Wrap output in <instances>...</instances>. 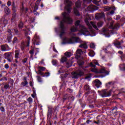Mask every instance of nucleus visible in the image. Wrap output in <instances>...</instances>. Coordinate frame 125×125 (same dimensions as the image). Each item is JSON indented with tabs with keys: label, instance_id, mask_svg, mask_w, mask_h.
I'll list each match as a JSON object with an SVG mask.
<instances>
[{
	"label": "nucleus",
	"instance_id": "f257e3e1",
	"mask_svg": "<svg viewBox=\"0 0 125 125\" xmlns=\"http://www.w3.org/2000/svg\"><path fill=\"white\" fill-rule=\"evenodd\" d=\"M62 15L63 16V19L61 21L60 24V31L61 33L60 36L61 38H62L63 35L65 34V30L66 28L65 27V23L67 24H72L73 23V20L70 18L69 14L65 12L62 13Z\"/></svg>",
	"mask_w": 125,
	"mask_h": 125
},
{
	"label": "nucleus",
	"instance_id": "f03ea898",
	"mask_svg": "<svg viewBox=\"0 0 125 125\" xmlns=\"http://www.w3.org/2000/svg\"><path fill=\"white\" fill-rule=\"evenodd\" d=\"M80 23L81 21H80V20L77 21L75 22V26H73L71 28V32H77L79 27L80 29V32H81L82 34H83V35H85V36L90 35L87 28L83 25H80Z\"/></svg>",
	"mask_w": 125,
	"mask_h": 125
},
{
	"label": "nucleus",
	"instance_id": "7ed1b4c3",
	"mask_svg": "<svg viewBox=\"0 0 125 125\" xmlns=\"http://www.w3.org/2000/svg\"><path fill=\"white\" fill-rule=\"evenodd\" d=\"M63 41L65 43H76L77 42L82 43L83 42V41L81 40L80 38L75 37H73L70 39L64 38Z\"/></svg>",
	"mask_w": 125,
	"mask_h": 125
},
{
	"label": "nucleus",
	"instance_id": "20e7f679",
	"mask_svg": "<svg viewBox=\"0 0 125 125\" xmlns=\"http://www.w3.org/2000/svg\"><path fill=\"white\" fill-rule=\"evenodd\" d=\"M90 20H91L90 19V17H89V15H86V16L84 17V21L86 23L87 26H88L89 29H91L92 27L94 28L96 30H98L97 29V26H96V23L93 22L92 21H90L89 22Z\"/></svg>",
	"mask_w": 125,
	"mask_h": 125
},
{
	"label": "nucleus",
	"instance_id": "39448f33",
	"mask_svg": "<svg viewBox=\"0 0 125 125\" xmlns=\"http://www.w3.org/2000/svg\"><path fill=\"white\" fill-rule=\"evenodd\" d=\"M72 79H78L79 77H82L84 75V73L83 70L79 69L72 73Z\"/></svg>",
	"mask_w": 125,
	"mask_h": 125
},
{
	"label": "nucleus",
	"instance_id": "423d86ee",
	"mask_svg": "<svg viewBox=\"0 0 125 125\" xmlns=\"http://www.w3.org/2000/svg\"><path fill=\"white\" fill-rule=\"evenodd\" d=\"M95 65L99 66V63H98V62H97V61H94L92 62H90V67H92V68H90V70L91 71L97 74L98 73V70H97V68H95V67H96Z\"/></svg>",
	"mask_w": 125,
	"mask_h": 125
},
{
	"label": "nucleus",
	"instance_id": "0eeeda50",
	"mask_svg": "<svg viewBox=\"0 0 125 125\" xmlns=\"http://www.w3.org/2000/svg\"><path fill=\"white\" fill-rule=\"evenodd\" d=\"M64 3L65 4V9L68 13H71V6L73 5V3L70 0H65Z\"/></svg>",
	"mask_w": 125,
	"mask_h": 125
},
{
	"label": "nucleus",
	"instance_id": "6e6552de",
	"mask_svg": "<svg viewBox=\"0 0 125 125\" xmlns=\"http://www.w3.org/2000/svg\"><path fill=\"white\" fill-rule=\"evenodd\" d=\"M82 4V1L81 0H78L75 3L76 7L74 9V14L77 16H80V12L77 8H80L81 7V5Z\"/></svg>",
	"mask_w": 125,
	"mask_h": 125
},
{
	"label": "nucleus",
	"instance_id": "1a4fd4ad",
	"mask_svg": "<svg viewBox=\"0 0 125 125\" xmlns=\"http://www.w3.org/2000/svg\"><path fill=\"white\" fill-rule=\"evenodd\" d=\"M112 90H110L109 91H107L106 90H102V91H99V93L102 97H107L108 96H111V92Z\"/></svg>",
	"mask_w": 125,
	"mask_h": 125
},
{
	"label": "nucleus",
	"instance_id": "9d476101",
	"mask_svg": "<svg viewBox=\"0 0 125 125\" xmlns=\"http://www.w3.org/2000/svg\"><path fill=\"white\" fill-rule=\"evenodd\" d=\"M12 54L11 52H7L4 54L5 59H6L8 62H12V59H13Z\"/></svg>",
	"mask_w": 125,
	"mask_h": 125
},
{
	"label": "nucleus",
	"instance_id": "9b49d317",
	"mask_svg": "<svg viewBox=\"0 0 125 125\" xmlns=\"http://www.w3.org/2000/svg\"><path fill=\"white\" fill-rule=\"evenodd\" d=\"M103 34L105 36L106 38L110 37V33L112 30H109L108 28H104L102 29Z\"/></svg>",
	"mask_w": 125,
	"mask_h": 125
},
{
	"label": "nucleus",
	"instance_id": "f8f14e48",
	"mask_svg": "<svg viewBox=\"0 0 125 125\" xmlns=\"http://www.w3.org/2000/svg\"><path fill=\"white\" fill-rule=\"evenodd\" d=\"M98 9H99V7L93 5H89L86 9V10H88V11H90V12H93L95 11V10H98Z\"/></svg>",
	"mask_w": 125,
	"mask_h": 125
},
{
	"label": "nucleus",
	"instance_id": "ddd939ff",
	"mask_svg": "<svg viewBox=\"0 0 125 125\" xmlns=\"http://www.w3.org/2000/svg\"><path fill=\"white\" fill-rule=\"evenodd\" d=\"M33 44L34 45H40V37L38 36V34H35L34 38L33 39Z\"/></svg>",
	"mask_w": 125,
	"mask_h": 125
},
{
	"label": "nucleus",
	"instance_id": "4468645a",
	"mask_svg": "<svg viewBox=\"0 0 125 125\" xmlns=\"http://www.w3.org/2000/svg\"><path fill=\"white\" fill-rule=\"evenodd\" d=\"M114 21H111L110 22V25L109 26V29H112L113 30H117V29L120 27V25L118 23H116V24L114 26Z\"/></svg>",
	"mask_w": 125,
	"mask_h": 125
},
{
	"label": "nucleus",
	"instance_id": "2eb2a0df",
	"mask_svg": "<svg viewBox=\"0 0 125 125\" xmlns=\"http://www.w3.org/2000/svg\"><path fill=\"white\" fill-rule=\"evenodd\" d=\"M84 2L85 3H88V2H90L91 0L92 1V2L96 4V5H98V6H99L100 5L99 4V2L101 1V0H83Z\"/></svg>",
	"mask_w": 125,
	"mask_h": 125
},
{
	"label": "nucleus",
	"instance_id": "dca6fc26",
	"mask_svg": "<svg viewBox=\"0 0 125 125\" xmlns=\"http://www.w3.org/2000/svg\"><path fill=\"white\" fill-rule=\"evenodd\" d=\"M99 74H105V75H109V71L106 70L105 67H102L99 71H98Z\"/></svg>",
	"mask_w": 125,
	"mask_h": 125
},
{
	"label": "nucleus",
	"instance_id": "f3484780",
	"mask_svg": "<svg viewBox=\"0 0 125 125\" xmlns=\"http://www.w3.org/2000/svg\"><path fill=\"white\" fill-rule=\"evenodd\" d=\"M83 53V50L81 49H78L76 51V58L77 59H79L81 57V55Z\"/></svg>",
	"mask_w": 125,
	"mask_h": 125
},
{
	"label": "nucleus",
	"instance_id": "a211bd4d",
	"mask_svg": "<svg viewBox=\"0 0 125 125\" xmlns=\"http://www.w3.org/2000/svg\"><path fill=\"white\" fill-rule=\"evenodd\" d=\"M104 17H105V15H104V13H97L95 15V18L97 20L99 19H101L102 18H104Z\"/></svg>",
	"mask_w": 125,
	"mask_h": 125
},
{
	"label": "nucleus",
	"instance_id": "6ab92c4d",
	"mask_svg": "<svg viewBox=\"0 0 125 125\" xmlns=\"http://www.w3.org/2000/svg\"><path fill=\"white\" fill-rule=\"evenodd\" d=\"M9 48V46L7 44L1 45V50L2 51H7L9 50V49H8Z\"/></svg>",
	"mask_w": 125,
	"mask_h": 125
},
{
	"label": "nucleus",
	"instance_id": "aec40b11",
	"mask_svg": "<svg viewBox=\"0 0 125 125\" xmlns=\"http://www.w3.org/2000/svg\"><path fill=\"white\" fill-rule=\"evenodd\" d=\"M94 82L95 83V85L97 87V88H99L101 84H102V83H101V82H100L98 79L95 80Z\"/></svg>",
	"mask_w": 125,
	"mask_h": 125
},
{
	"label": "nucleus",
	"instance_id": "412c9836",
	"mask_svg": "<svg viewBox=\"0 0 125 125\" xmlns=\"http://www.w3.org/2000/svg\"><path fill=\"white\" fill-rule=\"evenodd\" d=\"M4 9L7 15H9V14H10V10H9V8H8V7L5 6L4 8Z\"/></svg>",
	"mask_w": 125,
	"mask_h": 125
},
{
	"label": "nucleus",
	"instance_id": "4be33fe9",
	"mask_svg": "<svg viewBox=\"0 0 125 125\" xmlns=\"http://www.w3.org/2000/svg\"><path fill=\"white\" fill-rule=\"evenodd\" d=\"M30 42H31V38L28 36L26 38V41L25 42V43L26 44V46L28 47L30 46Z\"/></svg>",
	"mask_w": 125,
	"mask_h": 125
},
{
	"label": "nucleus",
	"instance_id": "5701e85b",
	"mask_svg": "<svg viewBox=\"0 0 125 125\" xmlns=\"http://www.w3.org/2000/svg\"><path fill=\"white\" fill-rule=\"evenodd\" d=\"M79 47H81V48H84L85 49H86L87 48V45L86 43H81L79 45Z\"/></svg>",
	"mask_w": 125,
	"mask_h": 125
},
{
	"label": "nucleus",
	"instance_id": "b1692460",
	"mask_svg": "<svg viewBox=\"0 0 125 125\" xmlns=\"http://www.w3.org/2000/svg\"><path fill=\"white\" fill-rule=\"evenodd\" d=\"M11 39H12V34H9L7 38V41H8V42H11Z\"/></svg>",
	"mask_w": 125,
	"mask_h": 125
},
{
	"label": "nucleus",
	"instance_id": "393cba45",
	"mask_svg": "<svg viewBox=\"0 0 125 125\" xmlns=\"http://www.w3.org/2000/svg\"><path fill=\"white\" fill-rule=\"evenodd\" d=\"M25 46L26 45H25V42H21V50H24L25 49Z\"/></svg>",
	"mask_w": 125,
	"mask_h": 125
},
{
	"label": "nucleus",
	"instance_id": "a878e982",
	"mask_svg": "<svg viewBox=\"0 0 125 125\" xmlns=\"http://www.w3.org/2000/svg\"><path fill=\"white\" fill-rule=\"evenodd\" d=\"M69 98V95L65 94L63 96V99L62 100L63 103L65 102L67 99L68 100Z\"/></svg>",
	"mask_w": 125,
	"mask_h": 125
},
{
	"label": "nucleus",
	"instance_id": "bb28decb",
	"mask_svg": "<svg viewBox=\"0 0 125 125\" xmlns=\"http://www.w3.org/2000/svg\"><path fill=\"white\" fill-rule=\"evenodd\" d=\"M111 9H112V10L110 11V14L113 15L115 13V11L116 10V7L114 6L111 7Z\"/></svg>",
	"mask_w": 125,
	"mask_h": 125
},
{
	"label": "nucleus",
	"instance_id": "cd10ccee",
	"mask_svg": "<svg viewBox=\"0 0 125 125\" xmlns=\"http://www.w3.org/2000/svg\"><path fill=\"white\" fill-rule=\"evenodd\" d=\"M20 52L18 50L15 51V58H19Z\"/></svg>",
	"mask_w": 125,
	"mask_h": 125
},
{
	"label": "nucleus",
	"instance_id": "c85d7f7f",
	"mask_svg": "<svg viewBox=\"0 0 125 125\" xmlns=\"http://www.w3.org/2000/svg\"><path fill=\"white\" fill-rule=\"evenodd\" d=\"M84 88V90H86V91H89V89H90V88H89V85H88V84L85 85Z\"/></svg>",
	"mask_w": 125,
	"mask_h": 125
},
{
	"label": "nucleus",
	"instance_id": "c756f323",
	"mask_svg": "<svg viewBox=\"0 0 125 125\" xmlns=\"http://www.w3.org/2000/svg\"><path fill=\"white\" fill-rule=\"evenodd\" d=\"M89 55L91 56V57H93V56L95 55V53H94L93 51H90V52H89Z\"/></svg>",
	"mask_w": 125,
	"mask_h": 125
},
{
	"label": "nucleus",
	"instance_id": "7c9ffc66",
	"mask_svg": "<svg viewBox=\"0 0 125 125\" xmlns=\"http://www.w3.org/2000/svg\"><path fill=\"white\" fill-rule=\"evenodd\" d=\"M112 7H110L109 6H105L104 7V11H109V10H111Z\"/></svg>",
	"mask_w": 125,
	"mask_h": 125
},
{
	"label": "nucleus",
	"instance_id": "2f4dec72",
	"mask_svg": "<svg viewBox=\"0 0 125 125\" xmlns=\"http://www.w3.org/2000/svg\"><path fill=\"white\" fill-rule=\"evenodd\" d=\"M29 53L31 54V57L33 58L34 54L35 53V50L32 49L31 50L29 51Z\"/></svg>",
	"mask_w": 125,
	"mask_h": 125
},
{
	"label": "nucleus",
	"instance_id": "473e14b6",
	"mask_svg": "<svg viewBox=\"0 0 125 125\" xmlns=\"http://www.w3.org/2000/svg\"><path fill=\"white\" fill-rule=\"evenodd\" d=\"M64 55L67 57H70L71 55H72V53H71V52H66L64 53Z\"/></svg>",
	"mask_w": 125,
	"mask_h": 125
},
{
	"label": "nucleus",
	"instance_id": "72a5a7b5",
	"mask_svg": "<svg viewBox=\"0 0 125 125\" xmlns=\"http://www.w3.org/2000/svg\"><path fill=\"white\" fill-rule=\"evenodd\" d=\"M97 25L99 28H100V27H102V26H103V22L100 21L97 23Z\"/></svg>",
	"mask_w": 125,
	"mask_h": 125
},
{
	"label": "nucleus",
	"instance_id": "f704fd0d",
	"mask_svg": "<svg viewBox=\"0 0 125 125\" xmlns=\"http://www.w3.org/2000/svg\"><path fill=\"white\" fill-rule=\"evenodd\" d=\"M23 22L21 21L19 24H18V27L19 28V29H22V28H23Z\"/></svg>",
	"mask_w": 125,
	"mask_h": 125
},
{
	"label": "nucleus",
	"instance_id": "c9c22d12",
	"mask_svg": "<svg viewBox=\"0 0 125 125\" xmlns=\"http://www.w3.org/2000/svg\"><path fill=\"white\" fill-rule=\"evenodd\" d=\"M78 64L79 65V66H83V65L84 63L83 62V61H80V60H79L78 61Z\"/></svg>",
	"mask_w": 125,
	"mask_h": 125
},
{
	"label": "nucleus",
	"instance_id": "e433bc0d",
	"mask_svg": "<svg viewBox=\"0 0 125 125\" xmlns=\"http://www.w3.org/2000/svg\"><path fill=\"white\" fill-rule=\"evenodd\" d=\"M110 85H114V82H110L106 84V86H110Z\"/></svg>",
	"mask_w": 125,
	"mask_h": 125
},
{
	"label": "nucleus",
	"instance_id": "4c0bfd02",
	"mask_svg": "<svg viewBox=\"0 0 125 125\" xmlns=\"http://www.w3.org/2000/svg\"><path fill=\"white\" fill-rule=\"evenodd\" d=\"M27 84H28V82L27 81L22 82L21 83V85H22V86H26Z\"/></svg>",
	"mask_w": 125,
	"mask_h": 125
},
{
	"label": "nucleus",
	"instance_id": "58836bf2",
	"mask_svg": "<svg viewBox=\"0 0 125 125\" xmlns=\"http://www.w3.org/2000/svg\"><path fill=\"white\" fill-rule=\"evenodd\" d=\"M39 71H41L42 72H43V71H44V70H45V67H42V66H39Z\"/></svg>",
	"mask_w": 125,
	"mask_h": 125
},
{
	"label": "nucleus",
	"instance_id": "ea45409f",
	"mask_svg": "<svg viewBox=\"0 0 125 125\" xmlns=\"http://www.w3.org/2000/svg\"><path fill=\"white\" fill-rule=\"evenodd\" d=\"M66 61H67V58L65 57L62 58L61 62H62V63H63V62H66Z\"/></svg>",
	"mask_w": 125,
	"mask_h": 125
},
{
	"label": "nucleus",
	"instance_id": "a19ab883",
	"mask_svg": "<svg viewBox=\"0 0 125 125\" xmlns=\"http://www.w3.org/2000/svg\"><path fill=\"white\" fill-rule=\"evenodd\" d=\"M74 99H75V97L74 96H68V100H70L71 101H73Z\"/></svg>",
	"mask_w": 125,
	"mask_h": 125
},
{
	"label": "nucleus",
	"instance_id": "79ce46f5",
	"mask_svg": "<svg viewBox=\"0 0 125 125\" xmlns=\"http://www.w3.org/2000/svg\"><path fill=\"white\" fill-rule=\"evenodd\" d=\"M16 42H18V39H17V38L15 37L13 41V43H15Z\"/></svg>",
	"mask_w": 125,
	"mask_h": 125
},
{
	"label": "nucleus",
	"instance_id": "37998d69",
	"mask_svg": "<svg viewBox=\"0 0 125 125\" xmlns=\"http://www.w3.org/2000/svg\"><path fill=\"white\" fill-rule=\"evenodd\" d=\"M27 101L29 102V103H32V102H33V99L31 97H29L28 98Z\"/></svg>",
	"mask_w": 125,
	"mask_h": 125
},
{
	"label": "nucleus",
	"instance_id": "c03bdc74",
	"mask_svg": "<svg viewBox=\"0 0 125 125\" xmlns=\"http://www.w3.org/2000/svg\"><path fill=\"white\" fill-rule=\"evenodd\" d=\"M90 47H91V48H95V45L93 43H91L90 44Z\"/></svg>",
	"mask_w": 125,
	"mask_h": 125
},
{
	"label": "nucleus",
	"instance_id": "a18cd8bd",
	"mask_svg": "<svg viewBox=\"0 0 125 125\" xmlns=\"http://www.w3.org/2000/svg\"><path fill=\"white\" fill-rule=\"evenodd\" d=\"M38 74H39L40 75H41V76H44V73H43V72H42V71L39 70L38 71Z\"/></svg>",
	"mask_w": 125,
	"mask_h": 125
},
{
	"label": "nucleus",
	"instance_id": "49530a36",
	"mask_svg": "<svg viewBox=\"0 0 125 125\" xmlns=\"http://www.w3.org/2000/svg\"><path fill=\"white\" fill-rule=\"evenodd\" d=\"M37 79H38V81L39 83H42V78H41V77L37 76Z\"/></svg>",
	"mask_w": 125,
	"mask_h": 125
},
{
	"label": "nucleus",
	"instance_id": "de8ad7c7",
	"mask_svg": "<svg viewBox=\"0 0 125 125\" xmlns=\"http://www.w3.org/2000/svg\"><path fill=\"white\" fill-rule=\"evenodd\" d=\"M27 61H28V59L26 58L22 60V62L25 64V63H27Z\"/></svg>",
	"mask_w": 125,
	"mask_h": 125
},
{
	"label": "nucleus",
	"instance_id": "09e8293b",
	"mask_svg": "<svg viewBox=\"0 0 125 125\" xmlns=\"http://www.w3.org/2000/svg\"><path fill=\"white\" fill-rule=\"evenodd\" d=\"M52 63L53 65H56V63H57V61L53 60L52 61Z\"/></svg>",
	"mask_w": 125,
	"mask_h": 125
},
{
	"label": "nucleus",
	"instance_id": "8fccbe9b",
	"mask_svg": "<svg viewBox=\"0 0 125 125\" xmlns=\"http://www.w3.org/2000/svg\"><path fill=\"white\" fill-rule=\"evenodd\" d=\"M12 10L13 12H16V7L15 6V5H13V7H12Z\"/></svg>",
	"mask_w": 125,
	"mask_h": 125
},
{
	"label": "nucleus",
	"instance_id": "3c124183",
	"mask_svg": "<svg viewBox=\"0 0 125 125\" xmlns=\"http://www.w3.org/2000/svg\"><path fill=\"white\" fill-rule=\"evenodd\" d=\"M34 10H38V9H39V6L38 5V4H36L35 6H34Z\"/></svg>",
	"mask_w": 125,
	"mask_h": 125
},
{
	"label": "nucleus",
	"instance_id": "603ef678",
	"mask_svg": "<svg viewBox=\"0 0 125 125\" xmlns=\"http://www.w3.org/2000/svg\"><path fill=\"white\" fill-rule=\"evenodd\" d=\"M114 45L117 46V45H121V42H118L114 43Z\"/></svg>",
	"mask_w": 125,
	"mask_h": 125
},
{
	"label": "nucleus",
	"instance_id": "864d4df0",
	"mask_svg": "<svg viewBox=\"0 0 125 125\" xmlns=\"http://www.w3.org/2000/svg\"><path fill=\"white\" fill-rule=\"evenodd\" d=\"M14 30L15 34H16L17 35H18V33H19L18 29H17V28H15Z\"/></svg>",
	"mask_w": 125,
	"mask_h": 125
},
{
	"label": "nucleus",
	"instance_id": "5fc2aeb1",
	"mask_svg": "<svg viewBox=\"0 0 125 125\" xmlns=\"http://www.w3.org/2000/svg\"><path fill=\"white\" fill-rule=\"evenodd\" d=\"M48 112L52 113V107H48Z\"/></svg>",
	"mask_w": 125,
	"mask_h": 125
},
{
	"label": "nucleus",
	"instance_id": "6e6d98bb",
	"mask_svg": "<svg viewBox=\"0 0 125 125\" xmlns=\"http://www.w3.org/2000/svg\"><path fill=\"white\" fill-rule=\"evenodd\" d=\"M0 110L1 112H4V111H5L4 107L3 106L0 107Z\"/></svg>",
	"mask_w": 125,
	"mask_h": 125
},
{
	"label": "nucleus",
	"instance_id": "4d7b16f0",
	"mask_svg": "<svg viewBox=\"0 0 125 125\" xmlns=\"http://www.w3.org/2000/svg\"><path fill=\"white\" fill-rule=\"evenodd\" d=\"M34 15H39V13L37 12L36 10H34L33 11Z\"/></svg>",
	"mask_w": 125,
	"mask_h": 125
},
{
	"label": "nucleus",
	"instance_id": "13d9d810",
	"mask_svg": "<svg viewBox=\"0 0 125 125\" xmlns=\"http://www.w3.org/2000/svg\"><path fill=\"white\" fill-rule=\"evenodd\" d=\"M16 16V13L15 12H13L12 14V18H15V17Z\"/></svg>",
	"mask_w": 125,
	"mask_h": 125
},
{
	"label": "nucleus",
	"instance_id": "bf43d9fd",
	"mask_svg": "<svg viewBox=\"0 0 125 125\" xmlns=\"http://www.w3.org/2000/svg\"><path fill=\"white\" fill-rule=\"evenodd\" d=\"M8 87H9V85L8 84H6L4 86V88H5L6 89H7V88H8Z\"/></svg>",
	"mask_w": 125,
	"mask_h": 125
},
{
	"label": "nucleus",
	"instance_id": "052dcab7",
	"mask_svg": "<svg viewBox=\"0 0 125 125\" xmlns=\"http://www.w3.org/2000/svg\"><path fill=\"white\" fill-rule=\"evenodd\" d=\"M3 22V24H4V25H6V24H7L8 21H7V20H4Z\"/></svg>",
	"mask_w": 125,
	"mask_h": 125
},
{
	"label": "nucleus",
	"instance_id": "680f3d73",
	"mask_svg": "<svg viewBox=\"0 0 125 125\" xmlns=\"http://www.w3.org/2000/svg\"><path fill=\"white\" fill-rule=\"evenodd\" d=\"M8 6H10L11 5V1H8L7 3Z\"/></svg>",
	"mask_w": 125,
	"mask_h": 125
},
{
	"label": "nucleus",
	"instance_id": "e2e57ef3",
	"mask_svg": "<svg viewBox=\"0 0 125 125\" xmlns=\"http://www.w3.org/2000/svg\"><path fill=\"white\" fill-rule=\"evenodd\" d=\"M4 67L5 69H8V68H9V65H8V64H5Z\"/></svg>",
	"mask_w": 125,
	"mask_h": 125
},
{
	"label": "nucleus",
	"instance_id": "0e129e2a",
	"mask_svg": "<svg viewBox=\"0 0 125 125\" xmlns=\"http://www.w3.org/2000/svg\"><path fill=\"white\" fill-rule=\"evenodd\" d=\"M103 1L104 4H107V3H108V1L107 0H103Z\"/></svg>",
	"mask_w": 125,
	"mask_h": 125
},
{
	"label": "nucleus",
	"instance_id": "69168bd1",
	"mask_svg": "<svg viewBox=\"0 0 125 125\" xmlns=\"http://www.w3.org/2000/svg\"><path fill=\"white\" fill-rule=\"evenodd\" d=\"M50 74L49 73V72H46L45 73V76L46 77H48L49 76Z\"/></svg>",
	"mask_w": 125,
	"mask_h": 125
},
{
	"label": "nucleus",
	"instance_id": "338daca9",
	"mask_svg": "<svg viewBox=\"0 0 125 125\" xmlns=\"http://www.w3.org/2000/svg\"><path fill=\"white\" fill-rule=\"evenodd\" d=\"M7 32L8 33H9V34H11L12 33V31H11V29H8Z\"/></svg>",
	"mask_w": 125,
	"mask_h": 125
},
{
	"label": "nucleus",
	"instance_id": "774afa93",
	"mask_svg": "<svg viewBox=\"0 0 125 125\" xmlns=\"http://www.w3.org/2000/svg\"><path fill=\"white\" fill-rule=\"evenodd\" d=\"M51 113L52 112H49L48 111V113H47L48 117H50V116H51Z\"/></svg>",
	"mask_w": 125,
	"mask_h": 125
}]
</instances>
